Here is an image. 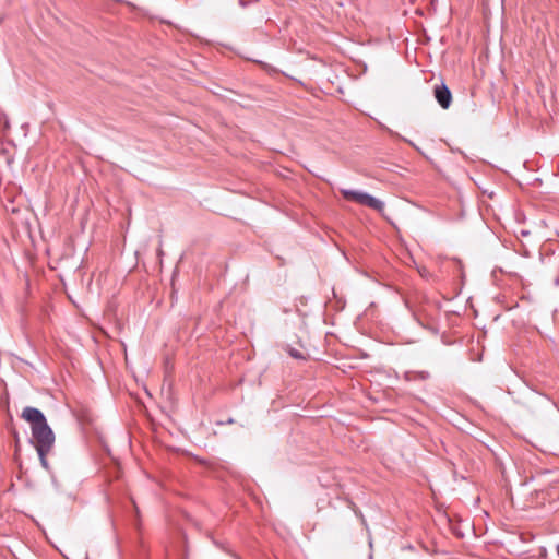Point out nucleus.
<instances>
[{
	"mask_svg": "<svg viewBox=\"0 0 559 559\" xmlns=\"http://www.w3.org/2000/svg\"><path fill=\"white\" fill-rule=\"evenodd\" d=\"M22 417L31 424L32 436L35 441L40 464L45 469L49 468L47 454L55 443V435L48 426L45 415L35 407L27 406L22 412Z\"/></svg>",
	"mask_w": 559,
	"mask_h": 559,
	"instance_id": "1",
	"label": "nucleus"
},
{
	"mask_svg": "<svg viewBox=\"0 0 559 559\" xmlns=\"http://www.w3.org/2000/svg\"><path fill=\"white\" fill-rule=\"evenodd\" d=\"M341 193L346 200L355 201L378 212H382L384 210V203L367 192L342 189Z\"/></svg>",
	"mask_w": 559,
	"mask_h": 559,
	"instance_id": "2",
	"label": "nucleus"
},
{
	"mask_svg": "<svg viewBox=\"0 0 559 559\" xmlns=\"http://www.w3.org/2000/svg\"><path fill=\"white\" fill-rule=\"evenodd\" d=\"M435 97L438 102V104L443 108L448 109L452 102V94L451 91L448 88V86L444 83H441L440 85H436L433 90Z\"/></svg>",
	"mask_w": 559,
	"mask_h": 559,
	"instance_id": "3",
	"label": "nucleus"
},
{
	"mask_svg": "<svg viewBox=\"0 0 559 559\" xmlns=\"http://www.w3.org/2000/svg\"><path fill=\"white\" fill-rule=\"evenodd\" d=\"M418 377L423 380L425 379H428L429 378V372L428 371H420L418 372Z\"/></svg>",
	"mask_w": 559,
	"mask_h": 559,
	"instance_id": "4",
	"label": "nucleus"
},
{
	"mask_svg": "<svg viewBox=\"0 0 559 559\" xmlns=\"http://www.w3.org/2000/svg\"><path fill=\"white\" fill-rule=\"evenodd\" d=\"M239 4L245 8L247 5V2L245 0H239Z\"/></svg>",
	"mask_w": 559,
	"mask_h": 559,
	"instance_id": "5",
	"label": "nucleus"
},
{
	"mask_svg": "<svg viewBox=\"0 0 559 559\" xmlns=\"http://www.w3.org/2000/svg\"><path fill=\"white\" fill-rule=\"evenodd\" d=\"M293 356L297 357V352L292 353Z\"/></svg>",
	"mask_w": 559,
	"mask_h": 559,
	"instance_id": "6",
	"label": "nucleus"
}]
</instances>
